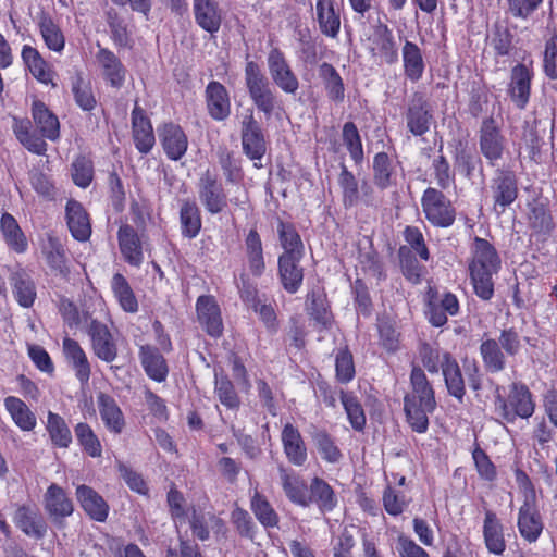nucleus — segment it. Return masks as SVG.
I'll list each match as a JSON object with an SVG mask.
<instances>
[{
	"label": "nucleus",
	"mask_w": 557,
	"mask_h": 557,
	"mask_svg": "<svg viewBox=\"0 0 557 557\" xmlns=\"http://www.w3.org/2000/svg\"><path fill=\"white\" fill-rule=\"evenodd\" d=\"M472 253L469 271L474 293L482 300H490L494 295L493 275L500 269V258L495 247L481 237H474Z\"/></svg>",
	"instance_id": "f257e3e1"
},
{
	"label": "nucleus",
	"mask_w": 557,
	"mask_h": 557,
	"mask_svg": "<svg viewBox=\"0 0 557 557\" xmlns=\"http://www.w3.org/2000/svg\"><path fill=\"white\" fill-rule=\"evenodd\" d=\"M245 82L249 96L256 108L270 119L276 108H280L276 96L259 65L249 61L245 67Z\"/></svg>",
	"instance_id": "f03ea898"
},
{
	"label": "nucleus",
	"mask_w": 557,
	"mask_h": 557,
	"mask_svg": "<svg viewBox=\"0 0 557 557\" xmlns=\"http://www.w3.org/2000/svg\"><path fill=\"white\" fill-rule=\"evenodd\" d=\"M495 408L504 420L512 423L517 418H530L534 413L535 404L524 384L513 383L507 398L497 396Z\"/></svg>",
	"instance_id": "7ed1b4c3"
},
{
	"label": "nucleus",
	"mask_w": 557,
	"mask_h": 557,
	"mask_svg": "<svg viewBox=\"0 0 557 557\" xmlns=\"http://www.w3.org/2000/svg\"><path fill=\"white\" fill-rule=\"evenodd\" d=\"M421 206L425 219L435 227H449L455 223L456 209L444 193L428 187L421 197Z\"/></svg>",
	"instance_id": "20e7f679"
},
{
	"label": "nucleus",
	"mask_w": 557,
	"mask_h": 557,
	"mask_svg": "<svg viewBox=\"0 0 557 557\" xmlns=\"http://www.w3.org/2000/svg\"><path fill=\"white\" fill-rule=\"evenodd\" d=\"M240 124L244 153L252 161H261L267 152V141L260 124L253 116L252 110H248ZM255 166L260 168L261 164L255 162Z\"/></svg>",
	"instance_id": "39448f33"
},
{
	"label": "nucleus",
	"mask_w": 557,
	"mask_h": 557,
	"mask_svg": "<svg viewBox=\"0 0 557 557\" xmlns=\"http://www.w3.org/2000/svg\"><path fill=\"white\" fill-rule=\"evenodd\" d=\"M368 48L372 57L379 58L387 64L398 61V48L393 30L387 24L377 21L372 25V33L368 37Z\"/></svg>",
	"instance_id": "423d86ee"
},
{
	"label": "nucleus",
	"mask_w": 557,
	"mask_h": 557,
	"mask_svg": "<svg viewBox=\"0 0 557 557\" xmlns=\"http://www.w3.org/2000/svg\"><path fill=\"white\" fill-rule=\"evenodd\" d=\"M494 210L502 214L518 198V180L510 170H498L491 184Z\"/></svg>",
	"instance_id": "0eeeda50"
},
{
	"label": "nucleus",
	"mask_w": 557,
	"mask_h": 557,
	"mask_svg": "<svg viewBox=\"0 0 557 557\" xmlns=\"http://www.w3.org/2000/svg\"><path fill=\"white\" fill-rule=\"evenodd\" d=\"M12 520L15 527L30 539L39 541L47 535L48 523L35 506L28 504L18 505Z\"/></svg>",
	"instance_id": "6e6552de"
},
{
	"label": "nucleus",
	"mask_w": 557,
	"mask_h": 557,
	"mask_svg": "<svg viewBox=\"0 0 557 557\" xmlns=\"http://www.w3.org/2000/svg\"><path fill=\"white\" fill-rule=\"evenodd\" d=\"M533 77L532 64L519 63L510 71L508 95L518 109H525L530 101Z\"/></svg>",
	"instance_id": "1a4fd4ad"
},
{
	"label": "nucleus",
	"mask_w": 557,
	"mask_h": 557,
	"mask_svg": "<svg viewBox=\"0 0 557 557\" xmlns=\"http://www.w3.org/2000/svg\"><path fill=\"white\" fill-rule=\"evenodd\" d=\"M87 333L95 356L107 363L113 362L117 357V346L108 326L92 319L88 324Z\"/></svg>",
	"instance_id": "9d476101"
},
{
	"label": "nucleus",
	"mask_w": 557,
	"mask_h": 557,
	"mask_svg": "<svg viewBox=\"0 0 557 557\" xmlns=\"http://www.w3.org/2000/svg\"><path fill=\"white\" fill-rule=\"evenodd\" d=\"M480 151L494 166L496 162L503 158L505 150V138L496 125L494 119H485L482 122L479 136Z\"/></svg>",
	"instance_id": "9b49d317"
},
{
	"label": "nucleus",
	"mask_w": 557,
	"mask_h": 557,
	"mask_svg": "<svg viewBox=\"0 0 557 557\" xmlns=\"http://www.w3.org/2000/svg\"><path fill=\"white\" fill-rule=\"evenodd\" d=\"M433 115L424 96L413 94L405 112L406 126L413 136H423L430 131Z\"/></svg>",
	"instance_id": "f8f14e48"
},
{
	"label": "nucleus",
	"mask_w": 557,
	"mask_h": 557,
	"mask_svg": "<svg viewBox=\"0 0 557 557\" xmlns=\"http://www.w3.org/2000/svg\"><path fill=\"white\" fill-rule=\"evenodd\" d=\"M196 313L200 326L208 335L218 338L223 334L221 309L213 296H199L196 301Z\"/></svg>",
	"instance_id": "ddd939ff"
},
{
	"label": "nucleus",
	"mask_w": 557,
	"mask_h": 557,
	"mask_svg": "<svg viewBox=\"0 0 557 557\" xmlns=\"http://www.w3.org/2000/svg\"><path fill=\"white\" fill-rule=\"evenodd\" d=\"M198 188L200 202L209 213L218 214L227 207L222 184L209 171L201 175Z\"/></svg>",
	"instance_id": "4468645a"
},
{
	"label": "nucleus",
	"mask_w": 557,
	"mask_h": 557,
	"mask_svg": "<svg viewBox=\"0 0 557 557\" xmlns=\"http://www.w3.org/2000/svg\"><path fill=\"white\" fill-rule=\"evenodd\" d=\"M268 66L271 78L284 92L295 94L298 90L299 81L281 50L275 48L270 51Z\"/></svg>",
	"instance_id": "2eb2a0df"
},
{
	"label": "nucleus",
	"mask_w": 557,
	"mask_h": 557,
	"mask_svg": "<svg viewBox=\"0 0 557 557\" xmlns=\"http://www.w3.org/2000/svg\"><path fill=\"white\" fill-rule=\"evenodd\" d=\"M132 137L136 149L141 154H148L156 144L150 119L137 102L132 111Z\"/></svg>",
	"instance_id": "dca6fc26"
},
{
	"label": "nucleus",
	"mask_w": 557,
	"mask_h": 557,
	"mask_svg": "<svg viewBox=\"0 0 557 557\" xmlns=\"http://www.w3.org/2000/svg\"><path fill=\"white\" fill-rule=\"evenodd\" d=\"M518 530L520 535L529 543H534L541 536L544 522L539 511L537 499L531 502H522L519 508Z\"/></svg>",
	"instance_id": "f3484780"
},
{
	"label": "nucleus",
	"mask_w": 557,
	"mask_h": 557,
	"mask_svg": "<svg viewBox=\"0 0 557 557\" xmlns=\"http://www.w3.org/2000/svg\"><path fill=\"white\" fill-rule=\"evenodd\" d=\"M196 24L205 32L215 35L223 22V9L218 0H193Z\"/></svg>",
	"instance_id": "a211bd4d"
},
{
	"label": "nucleus",
	"mask_w": 557,
	"mask_h": 557,
	"mask_svg": "<svg viewBox=\"0 0 557 557\" xmlns=\"http://www.w3.org/2000/svg\"><path fill=\"white\" fill-rule=\"evenodd\" d=\"M158 132L161 146L166 157L173 161L181 160L188 148V139L183 128L170 122L159 127Z\"/></svg>",
	"instance_id": "6ab92c4d"
},
{
	"label": "nucleus",
	"mask_w": 557,
	"mask_h": 557,
	"mask_svg": "<svg viewBox=\"0 0 557 557\" xmlns=\"http://www.w3.org/2000/svg\"><path fill=\"white\" fill-rule=\"evenodd\" d=\"M460 306L457 296L450 292L444 293L441 297H431L426 305L429 322L441 327L447 323L448 315H457Z\"/></svg>",
	"instance_id": "aec40b11"
},
{
	"label": "nucleus",
	"mask_w": 557,
	"mask_h": 557,
	"mask_svg": "<svg viewBox=\"0 0 557 557\" xmlns=\"http://www.w3.org/2000/svg\"><path fill=\"white\" fill-rule=\"evenodd\" d=\"M44 507L54 522L70 517L74 511L72 499L67 496L64 488L55 483L48 486L44 495Z\"/></svg>",
	"instance_id": "412c9836"
},
{
	"label": "nucleus",
	"mask_w": 557,
	"mask_h": 557,
	"mask_svg": "<svg viewBox=\"0 0 557 557\" xmlns=\"http://www.w3.org/2000/svg\"><path fill=\"white\" fill-rule=\"evenodd\" d=\"M281 441L287 460L294 466H304L308 451L299 430L292 423H286L281 432Z\"/></svg>",
	"instance_id": "4be33fe9"
},
{
	"label": "nucleus",
	"mask_w": 557,
	"mask_h": 557,
	"mask_svg": "<svg viewBox=\"0 0 557 557\" xmlns=\"http://www.w3.org/2000/svg\"><path fill=\"white\" fill-rule=\"evenodd\" d=\"M66 224L71 235L78 242H86L91 235L90 218L81 202L70 199L65 206Z\"/></svg>",
	"instance_id": "5701e85b"
},
{
	"label": "nucleus",
	"mask_w": 557,
	"mask_h": 557,
	"mask_svg": "<svg viewBox=\"0 0 557 557\" xmlns=\"http://www.w3.org/2000/svg\"><path fill=\"white\" fill-rule=\"evenodd\" d=\"M410 384L412 392L407 394L404 400L421 404L426 410H435L436 400L434 389L421 368H412L410 373Z\"/></svg>",
	"instance_id": "b1692460"
},
{
	"label": "nucleus",
	"mask_w": 557,
	"mask_h": 557,
	"mask_svg": "<svg viewBox=\"0 0 557 557\" xmlns=\"http://www.w3.org/2000/svg\"><path fill=\"white\" fill-rule=\"evenodd\" d=\"M75 495L83 510L92 520L97 522H104L107 520L110 507L104 498L92 487L85 484L78 485Z\"/></svg>",
	"instance_id": "393cba45"
},
{
	"label": "nucleus",
	"mask_w": 557,
	"mask_h": 557,
	"mask_svg": "<svg viewBox=\"0 0 557 557\" xmlns=\"http://www.w3.org/2000/svg\"><path fill=\"white\" fill-rule=\"evenodd\" d=\"M62 347L65 359L74 371L76 379L82 385H86L91 375V368L86 352L77 341L70 337L63 339Z\"/></svg>",
	"instance_id": "a878e982"
},
{
	"label": "nucleus",
	"mask_w": 557,
	"mask_h": 557,
	"mask_svg": "<svg viewBox=\"0 0 557 557\" xmlns=\"http://www.w3.org/2000/svg\"><path fill=\"white\" fill-rule=\"evenodd\" d=\"M206 102L210 116L224 121L231 114V100L227 89L220 82L212 81L206 87Z\"/></svg>",
	"instance_id": "bb28decb"
},
{
	"label": "nucleus",
	"mask_w": 557,
	"mask_h": 557,
	"mask_svg": "<svg viewBox=\"0 0 557 557\" xmlns=\"http://www.w3.org/2000/svg\"><path fill=\"white\" fill-rule=\"evenodd\" d=\"M117 240L124 260L133 267H139L144 261V253L137 231L128 224H123L119 227Z\"/></svg>",
	"instance_id": "cd10ccee"
},
{
	"label": "nucleus",
	"mask_w": 557,
	"mask_h": 557,
	"mask_svg": "<svg viewBox=\"0 0 557 557\" xmlns=\"http://www.w3.org/2000/svg\"><path fill=\"white\" fill-rule=\"evenodd\" d=\"M304 256L281 255L278 257V274L282 285L289 294L299 290L304 281V269L300 260Z\"/></svg>",
	"instance_id": "c85d7f7f"
},
{
	"label": "nucleus",
	"mask_w": 557,
	"mask_h": 557,
	"mask_svg": "<svg viewBox=\"0 0 557 557\" xmlns=\"http://www.w3.org/2000/svg\"><path fill=\"white\" fill-rule=\"evenodd\" d=\"M278 472L286 497L298 506L308 507L310 505V486L308 487L307 483L293 470L280 467Z\"/></svg>",
	"instance_id": "c756f323"
},
{
	"label": "nucleus",
	"mask_w": 557,
	"mask_h": 557,
	"mask_svg": "<svg viewBox=\"0 0 557 557\" xmlns=\"http://www.w3.org/2000/svg\"><path fill=\"white\" fill-rule=\"evenodd\" d=\"M315 21L319 30L326 37L336 38L341 30V14L335 0H317Z\"/></svg>",
	"instance_id": "7c9ffc66"
},
{
	"label": "nucleus",
	"mask_w": 557,
	"mask_h": 557,
	"mask_svg": "<svg viewBox=\"0 0 557 557\" xmlns=\"http://www.w3.org/2000/svg\"><path fill=\"white\" fill-rule=\"evenodd\" d=\"M140 363L151 380L162 383L169 374V367L165 358L159 349L151 345H141L139 347Z\"/></svg>",
	"instance_id": "2f4dec72"
},
{
	"label": "nucleus",
	"mask_w": 557,
	"mask_h": 557,
	"mask_svg": "<svg viewBox=\"0 0 557 557\" xmlns=\"http://www.w3.org/2000/svg\"><path fill=\"white\" fill-rule=\"evenodd\" d=\"M32 116L41 134V138L55 141L60 137V122L48 107L40 100H36L32 106Z\"/></svg>",
	"instance_id": "473e14b6"
},
{
	"label": "nucleus",
	"mask_w": 557,
	"mask_h": 557,
	"mask_svg": "<svg viewBox=\"0 0 557 557\" xmlns=\"http://www.w3.org/2000/svg\"><path fill=\"white\" fill-rule=\"evenodd\" d=\"M102 75L113 87H121L124 84L126 69L121 60L107 48H100L96 54Z\"/></svg>",
	"instance_id": "72a5a7b5"
},
{
	"label": "nucleus",
	"mask_w": 557,
	"mask_h": 557,
	"mask_svg": "<svg viewBox=\"0 0 557 557\" xmlns=\"http://www.w3.org/2000/svg\"><path fill=\"white\" fill-rule=\"evenodd\" d=\"M13 133L17 140L30 152L42 156L47 151V143L38 136L27 119H13Z\"/></svg>",
	"instance_id": "f704fd0d"
},
{
	"label": "nucleus",
	"mask_w": 557,
	"mask_h": 557,
	"mask_svg": "<svg viewBox=\"0 0 557 557\" xmlns=\"http://www.w3.org/2000/svg\"><path fill=\"white\" fill-rule=\"evenodd\" d=\"M98 408L106 428L114 434H120L125 426V420L116 401L107 394H100Z\"/></svg>",
	"instance_id": "c9c22d12"
},
{
	"label": "nucleus",
	"mask_w": 557,
	"mask_h": 557,
	"mask_svg": "<svg viewBox=\"0 0 557 557\" xmlns=\"http://www.w3.org/2000/svg\"><path fill=\"white\" fill-rule=\"evenodd\" d=\"M0 231L10 249L16 253H24L27 250V238L12 214L5 212L1 215Z\"/></svg>",
	"instance_id": "e433bc0d"
},
{
	"label": "nucleus",
	"mask_w": 557,
	"mask_h": 557,
	"mask_svg": "<svg viewBox=\"0 0 557 557\" xmlns=\"http://www.w3.org/2000/svg\"><path fill=\"white\" fill-rule=\"evenodd\" d=\"M401 57L405 76L411 82H418L425 69L420 47L412 41L406 40L401 49Z\"/></svg>",
	"instance_id": "4c0bfd02"
},
{
	"label": "nucleus",
	"mask_w": 557,
	"mask_h": 557,
	"mask_svg": "<svg viewBox=\"0 0 557 557\" xmlns=\"http://www.w3.org/2000/svg\"><path fill=\"white\" fill-rule=\"evenodd\" d=\"M245 252L250 273L259 277L265 270L262 240L256 228H251L245 238Z\"/></svg>",
	"instance_id": "58836bf2"
},
{
	"label": "nucleus",
	"mask_w": 557,
	"mask_h": 557,
	"mask_svg": "<svg viewBox=\"0 0 557 557\" xmlns=\"http://www.w3.org/2000/svg\"><path fill=\"white\" fill-rule=\"evenodd\" d=\"M483 536L490 553L502 555L505 552L506 543L503 534V525L497 519L496 513L491 510L485 512Z\"/></svg>",
	"instance_id": "ea45409f"
},
{
	"label": "nucleus",
	"mask_w": 557,
	"mask_h": 557,
	"mask_svg": "<svg viewBox=\"0 0 557 557\" xmlns=\"http://www.w3.org/2000/svg\"><path fill=\"white\" fill-rule=\"evenodd\" d=\"M4 408L22 431L30 432L36 428L37 419L35 413L21 398L15 396L5 397Z\"/></svg>",
	"instance_id": "a19ab883"
},
{
	"label": "nucleus",
	"mask_w": 557,
	"mask_h": 557,
	"mask_svg": "<svg viewBox=\"0 0 557 557\" xmlns=\"http://www.w3.org/2000/svg\"><path fill=\"white\" fill-rule=\"evenodd\" d=\"M13 295L20 306L29 308L36 299V287L32 277L23 270L15 271L10 277Z\"/></svg>",
	"instance_id": "79ce46f5"
},
{
	"label": "nucleus",
	"mask_w": 557,
	"mask_h": 557,
	"mask_svg": "<svg viewBox=\"0 0 557 557\" xmlns=\"http://www.w3.org/2000/svg\"><path fill=\"white\" fill-rule=\"evenodd\" d=\"M310 504L314 503L321 512H330L337 506L332 486L320 478L312 479L309 491Z\"/></svg>",
	"instance_id": "37998d69"
},
{
	"label": "nucleus",
	"mask_w": 557,
	"mask_h": 557,
	"mask_svg": "<svg viewBox=\"0 0 557 557\" xmlns=\"http://www.w3.org/2000/svg\"><path fill=\"white\" fill-rule=\"evenodd\" d=\"M373 181L381 188L386 189L395 183L397 164L386 152H379L373 159Z\"/></svg>",
	"instance_id": "c03bdc74"
},
{
	"label": "nucleus",
	"mask_w": 557,
	"mask_h": 557,
	"mask_svg": "<svg viewBox=\"0 0 557 557\" xmlns=\"http://www.w3.org/2000/svg\"><path fill=\"white\" fill-rule=\"evenodd\" d=\"M480 355L485 370L490 373L502 372L506 368V354L494 338L481 342Z\"/></svg>",
	"instance_id": "a18cd8bd"
},
{
	"label": "nucleus",
	"mask_w": 557,
	"mask_h": 557,
	"mask_svg": "<svg viewBox=\"0 0 557 557\" xmlns=\"http://www.w3.org/2000/svg\"><path fill=\"white\" fill-rule=\"evenodd\" d=\"M250 509L259 523L265 529H271L278 525V515L267 499V497L258 490H255L253 494L251 495Z\"/></svg>",
	"instance_id": "49530a36"
},
{
	"label": "nucleus",
	"mask_w": 557,
	"mask_h": 557,
	"mask_svg": "<svg viewBox=\"0 0 557 557\" xmlns=\"http://www.w3.org/2000/svg\"><path fill=\"white\" fill-rule=\"evenodd\" d=\"M419 356L423 367L430 373H438L453 359L450 352L441 349L438 346L422 343L419 348Z\"/></svg>",
	"instance_id": "de8ad7c7"
},
{
	"label": "nucleus",
	"mask_w": 557,
	"mask_h": 557,
	"mask_svg": "<svg viewBox=\"0 0 557 557\" xmlns=\"http://www.w3.org/2000/svg\"><path fill=\"white\" fill-rule=\"evenodd\" d=\"M180 224L183 237L193 239L200 233L202 221L199 208L195 202H183L180 210Z\"/></svg>",
	"instance_id": "09e8293b"
},
{
	"label": "nucleus",
	"mask_w": 557,
	"mask_h": 557,
	"mask_svg": "<svg viewBox=\"0 0 557 557\" xmlns=\"http://www.w3.org/2000/svg\"><path fill=\"white\" fill-rule=\"evenodd\" d=\"M111 289L119 305L125 312L135 313L138 311L137 298L124 275L121 273L113 275Z\"/></svg>",
	"instance_id": "8fccbe9b"
},
{
	"label": "nucleus",
	"mask_w": 557,
	"mask_h": 557,
	"mask_svg": "<svg viewBox=\"0 0 557 557\" xmlns=\"http://www.w3.org/2000/svg\"><path fill=\"white\" fill-rule=\"evenodd\" d=\"M319 75L323 81L327 97L335 102H342L345 98V86L336 69L324 62L319 67Z\"/></svg>",
	"instance_id": "3c124183"
},
{
	"label": "nucleus",
	"mask_w": 557,
	"mask_h": 557,
	"mask_svg": "<svg viewBox=\"0 0 557 557\" xmlns=\"http://www.w3.org/2000/svg\"><path fill=\"white\" fill-rule=\"evenodd\" d=\"M46 430L51 443L59 448H67L72 443V433L65 420L58 413L49 411Z\"/></svg>",
	"instance_id": "603ef678"
},
{
	"label": "nucleus",
	"mask_w": 557,
	"mask_h": 557,
	"mask_svg": "<svg viewBox=\"0 0 557 557\" xmlns=\"http://www.w3.org/2000/svg\"><path fill=\"white\" fill-rule=\"evenodd\" d=\"M277 233L281 246L284 249L282 255L304 256L302 240L292 223L278 221Z\"/></svg>",
	"instance_id": "864d4df0"
},
{
	"label": "nucleus",
	"mask_w": 557,
	"mask_h": 557,
	"mask_svg": "<svg viewBox=\"0 0 557 557\" xmlns=\"http://www.w3.org/2000/svg\"><path fill=\"white\" fill-rule=\"evenodd\" d=\"M22 58L35 78L45 84L52 82V72L37 49L25 45L22 49Z\"/></svg>",
	"instance_id": "5fc2aeb1"
},
{
	"label": "nucleus",
	"mask_w": 557,
	"mask_h": 557,
	"mask_svg": "<svg viewBox=\"0 0 557 557\" xmlns=\"http://www.w3.org/2000/svg\"><path fill=\"white\" fill-rule=\"evenodd\" d=\"M214 393L220 403L228 409H236L240 399L235 391L234 384L225 374L214 373Z\"/></svg>",
	"instance_id": "6e6d98bb"
},
{
	"label": "nucleus",
	"mask_w": 557,
	"mask_h": 557,
	"mask_svg": "<svg viewBox=\"0 0 557 557\" xmlns=\"http://www.w3.org/2000/svg\"><path fill=\"white\" fill-rule=\"evenodd\" d=\"M442 373L449 395L461 400L466 393L465 381L461 369L454 357L442 370Z\"/></svg>",
	"instance_id": "4d7b16f0"
},
{
	"label": "nucleus",
	"mask_w": 557,
	"mask_h": 557,
	"mask_svg": "<svg viewBox=\"0 0 557 557\" xmlns=\"http://www.w3.org/2000/svg\"><path fill=\"white\" fill-rule=\"evenodd\" d=\"M75 435L78 444L83 447L84 451L90 457L97 458L102 454V446L92 431V429L85 422L76 424Z\"/></svg>",
	"instance_id": "13d9d810"
},
{
	"label": "nucleus",
	"mask_w": 557,
	"mask_h": 557,
	"mask_svg": "<svg viewBox=\"0 0 557 557\" xmlns=\"http://www.w3.org/2000/svg\"><path fill=\"white\" fill-rule=\"evenodd\" d=\"M404 410L407 422L417 433H425L429 429V414L434 410H426L423 405L404 400Z\"/></svg>",
	"instance_id": "bf43d9fd"
},
{
	"label": "nucleus",
	"mask_w": 557,
	"mask_h": 557,
	"mask_svg": "<svg viewBox=\"0 0 557 557\" xmlns=\"http://www.w3.org/2000/svg\"><path fill=\"white\" fill-rule=\"evenodd\" d=\"M40 34L46 46L54 51L61 52L65 47V38L60 27L49 17H42L39 22Z\"/></svg>",
	"instance_id": "052dcab7"
},
{
	"label": "nucleus",
	"mask_w": 557,
	"mask_h": 557,
	"mask_svg": "<svg viewBox=\"0 0 557 557\" xmlns=\"http://www.w3.org/2000/svg\"><path fill=\"white\" fill-rule=\"evenodd\" d=\"M338 185L343 193V203L345 208H351L356 206L359 200L358 181L344 164L342 165V170L338 176Z\"/></svg>",
	"instance_id": "680f3d73"
},
{
	"label": "nucleus",
	"mask_w": 557,
	"mask_h": 557,
	"mask_svg": "<svg viewBox=\"0 0 557 557\" xmlns=\"http://www.w3.org/2000/svg\"><path fill=\"white\" fill-rule=\"evenodd\" d=\"M343 141L355 163L363 160V147L359 131L355 123L346 122L343 126Z\"/></svg>",
	"instance_id": "e2e57ef3"
},
{
	"label": "nucleus",
	"mask_w": 557,
	"mask_h": 557,
	"mask_svg": "<svg viewBox=\"0 0 557 557\" xmlns=\"http://www.w3.org/2000/svg\"><path fill=\"white\" fill-rule=\"evenodd\" d=\"M341 400L351 426L356 431L363 430L366 425V416L363 408L361 404L358 401L357 397H355L351 394L345 393L344 391H341Z\"/></svg>",
	"instance_id": "0e129e2a"
},
{
	"label": "nucleus",
	"mask_w": 557,
	"mask_h": 557,
	"mask_svg": "<svg viewBox=\"0 0 557 557\" xmlns=\"http://www.w3.org/2000/svg\"><path fill=\"white\" fill-rule=\"evenodd\" d=\"M313 442L317 445V448L321 455V457L327 462L335 463L338 462L342 458V453L339 448L336 446L334 440L331 435L324 431H317L313 436Z\"/></svg>",
	"instance_id": "69168bd1"
},
{
	"label": "nucleus",
	"mask_w": 557,
	"mask_h": 557,
	"mask_svg": "<svg viewBox=\"0 0 557 557\" xmlns=\"http://www.w3.org/2000/svg\"><path fill=\"white\" fill-rule=\"evenodd\" d=\"M72 92L74 95L75 102L79 108L85 111H90L96 106V99L94 97L91 86L88 82L84 81L81 75H76L72 79Z\"/></svg>",
	"instance_id": "338daca9"
},
{
	"label": "nucleus",
	"mask_w": 557,
	"mask_h": 557,
	"mask_svg": "<svg viewBox=\"0 0 557 557\" xmlns=\"http://www.w3.org/2000/svg\"><path fill=\"white\" fill-rule=\"evenodd\" d=\"M45 256L49 267L61 274L67 272L65 250L58 238L49 237Z\"/></svg>",
	"instance_id": "774afa93"
}]
</instances>
